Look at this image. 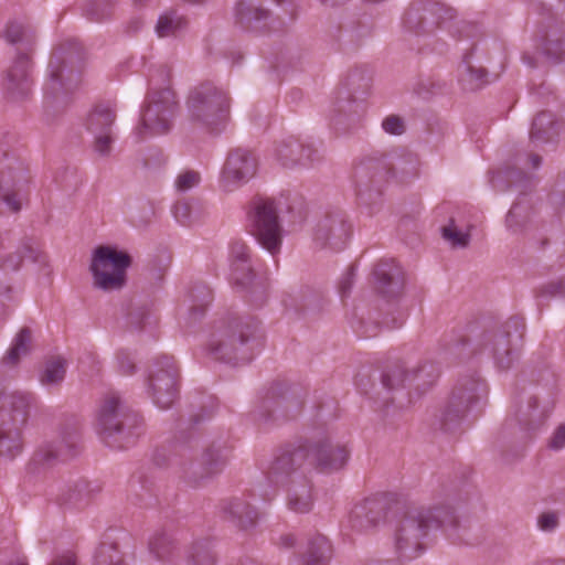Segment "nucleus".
<instances>
[{"label": "nucleus", "mask_w": 565, "mask_h": 565, "mask_svg": "<svg viewBox=\"0 0 565 565\" xmlns=\"http://www.w3.org/2000/svg\"><path fill=\"white\" fill-rule=\"evenodd\" d=\"M455 11L437 2L414 3L406 11L404 24L416 33L431 32L441 22L451 20Z\"/></svg>", "instance_id": "f3484780"}, {"label": "nucleus", "mask_w": 565, "mask_h": 565, "mask_svg": "<svg viewBox=\"0 0 565 565\" xmlns=\"http://www.w3.org/2000/svg\"><path fill=\"white\" fill-rule=\"evenodd\" d=\"M460 82L466 89L475 90L486 85L488 73L481 66L473 65L469 58H465L459 66Z\"/></svg>", "instance_id": "2f4dec72"}, {"label": "nucleus", "mask_w": 565, "mask_h": 565, "mask_svg": "<svg viewBox=\"0 0 565 565\" xmlns=\"http://www.w3.org/2000/svg\"><path fill=\"white\" fill-rule=\"evenodd\" d=\"M94 565H125L117 545L102 543L95 553Z\"/></svg>", "instance_id": "a18cd8bd"}, {"label": "nucleus", "mask_w": 565, "mask_h": 565, "mask_svg": "<svg viewBox=\"0 0 565 565\" xmlns=\"http://www.w3.org/2000/svg\"><path fill=\"white\" fill-rule=\"evenodd\" d=\"M225 510L242 529L254 525L257 520V511L242 498L231 500Z\"/></svg>", "instance_id": "7c9ffc66"}, {"label": "nucleus", "mask_w": 565, "mask_h": 565, "mask_svg": "<svg viewBox=\"0 0 565 565\" xmlns=\"http://www.w3.org/2000/svg\"><path fill=\"white\" fill-rule=\"evenodd\" d=\"M458 524L455 508L446 501L429 507L408 509L395 531V548L401 557L413 559L419 556L425 546L424 539L430 529H455Z\"/></svg>", "instance_id": "f257e3e1"}, {"label": "nucleus", "mask_w": 565, "mask_h": 565, "mask_svg": "<svg viewBox=\"0 0 565 565\" xmlns=\"http://www.w3.org/2000/svg\"><path fill=\"white\" fill-rule=\"evenodd\" d=\"M542 54L555 62L565 58V25L551 26L543 36L541 44Z\"/></svg>", "instance_id": "393cba45"}, {"label": "nucleus", "mask_w": 565, "mask_h": 565, "mask_svg": "<svg viewBox=\"0 0 565 565\" xmlns=\"http://www.w3.org/2000/svg\"><path fill=\"white\" fill-rule=\"evenodd\" d=\"M230 279L237 287H248L255 279L252 262L230 265Z\"/></svg>", "instance_id": "37998d69"}, {"label": "nucleus", "mask_w": 565, "mask_h": 565, "mask_svg": "<svg viewBox=\"0 0 565 565\" xmlns=\"http://www.w3.org/2000/svg\"><path fill=\"white\" fill-rule=\"evenodd\" d=\"M546 289H551L548 290V292L551 295H555L557 292H562L565 290V280H562L559 281L558 284H551L546 287Z\"/></svg>", "instance_id": "bf43d9fd"}, {"label": "nucleus", "mask_w": 565, "mask_h": 565, "mask_svg": "<svg viewBox=\"0 0 565 565\" xmlns=\"http://www.w3.org/2000/svg\"><path fill=\"white\" fill-rule=\"evenodd\" d=\"M382 127L390 135L399 136L405 131L404 119L397 115H390L382 121Z\"/></svg>", "instance_id": "603ef678"}, {"label": "nucleus", "mask_w": 565, "mask_h": 565, "mask_svg": "<svg viewBox=\"0 0 565 565\" xmlns=\"http://www.w3.org/2000/svg\"><path fill=\"white\" fill-rule=\"evenodd\" d=\"M521 323L510 319L500 329L484 337V349L488 350L501 370H508L518 358V344L522 339Z\"/></svg>", "instance_id": "ddd939ff"}, {"label": "nucleus", "mask_w": 565, "mask_h": 565, "mask_svg": "<svg viewBox=\"0 0 565 565\" xmlns=\"http://www.w3.org/2000/svg\"><path fill=\"white\" fill-rule=\"evenodd\" d=\"M531 205L525 200H519L507 215V225L514 233L519 232L530 217Z\"/></svg>", "instance_id": "ea45409f"}, {"label": "nucleus", "mask_w": 565, "mask_h": 565, "mask_svg": "<svg viewBox=\"0 0 565 565\" xmlns=\"http://www.w3.org/2000/svg\"><path fill=\"white\" fill-rule=\"evenodd\" d=\"M28 177L24 164L17 158L0 160V201L11 213L21 211L26 201Z\"/></svg>", "instance_id": "9b49d317"}, {"label": "nucleus", "mask_w": 565, "mask_h": 565, "mask_svg": "<svg viewBox=\"0 0 565 565\" xmlns=\"http://www.w3.org/2000/svg\"><path fill=\"white\" fill-rule=\"evenodd\" d=\"M281 542L285 546H292L295 544V537L292 535H286L281 537Z\"/></svg>", "instance_id": "e2e57ef3"}, {"label": "nucleus", "mask_w": 565, "mask_h": 565, "mask_svg": "<svg viewBox=\"0 0 565 565\" xmlns=\"http://www.w3.org/2000/svg\"><path fill=\"white\" fill-rule=\"evenodd\" d=\"M32 333L28 328H22L15 335L12 347L9 349L7 355L3 358V363L8 365H15L21 356L29 353L31 348Z\"/></svg>", "instance_id": "f704fd0d"}, {"label": "nucleus", "mask_w": 565, "mask_h": 565, "mask_svg": "<svg viewBox=\"0 0 565 565\" xmlns=\"http://www.w3.org/2000/svg\"><path fill=\"white\" fill-rule=\"evenodd\" d=\"M115 110L108 105H98L88 116L87 129L92 135L113 131Z\"/></svg>", "instance_id": "c756f323"}, {"label": "nucleus", "mask_w": 565, "mask_h": 565, "mask_svg": "<svg viewBox=\"0 0 565 565\" xmlns=\"http://www.w3.org/2000/svg\"><path fill=\"white\" fill-rule=\"evenodd\" d=\"M350 451L345 445L333 443L326 436L311 444L284 451L271 463L268 478L271 482L278 483L280 476L301 468L306 460L316 465L321 471L339 470L347 463Z\"/></svg>", "instance_id": "f03ea898"}, {"label": "nucleus", "mask_w": 565, "mask_h": 565, "mask_svg": "<svg viewBox=\"0 0 565 565\" xmlns=\"http://www.w3.org/2000/svg\"><path fill=\"white\" fill-rule=\"evenodd\" d=\"M481 392L482 384L472 379L465 380L454 388L440 419L445 431H454L457 428L470 407L479 401Z\"/></svg>", "instance_id": "2eb2a0df"}, {"label": "nucleus", "mask_w": 565, "mask_h": 565, "mask_svg": "<svg viewBox=\"0 0 565 565\" xmlns=\"http://www.w3.org/2000/svg\"><path fill=\"white\" fill-rule=\"evenodd\" d=\"M186 565H216V556L210 541H199L190 547Z\"/></svg>", "instance_id": "58836bf2"}, {"label": "nucleus", "mask_w": 565, "mask_h": 565, "mask_svg": "<svg viewBox=\"0 0 565 565\" xmlns=\"http://www.w3.org/2000/svg\"><path fill=\"white\" fill-rule=\"evenodd\" d=\"M351 234V225L341 217H328L320 222L315 232V242L320 247L341 250Z\"/></svg>", "instance_id": "6ab92c4d"}, {"label": "nucleus", "mask_w": 565, "mask_h": 565, "mask_svg": "<svg viewBox=\"0 0 565 565\" xmlns=\"http://www.w3.org/2000/svg\"><path fill=\"white\" fill-rule=\"evenodd\" d=\"M94 136V150L103 157H107L111 152L115 136L113 131L96 134Z\"/></svg>", "instance_id": "8fccbe9b"}, {"label": "nucleus", "mask_w": 565, "mask_h": 565, "mask_svg": "<svg viewBox=\"0 0 565 565\" xmlns=\"http://www.w3.org/2000/svg\"><path fill=\"white\" fill-rule=\"evenodd\" d=\"M312 488L308 481L292 483L287 495V507L295 513H308L313 508Z\"/></svg>", "instance_id": "a878e982"}, {"label": "nucleus", "mask_w": 565, "mask_h": 565, "mask_svg": "<svg viewBox=\"0 0 565 565\" xmlns=\"http://www.w3.org/2000/svg\"><path fill=\"white\" fill-rule=\"evenodd\" d=\"M201 182V174L194 170H184L178 174L174 186L179 192H188L198 186Z\"/></svg>", "instance_id": "09e8293b"}, {"label": "nucleus", "mask_w": 565, "mask_h": 565, "mask_svg": "<svg viewBox=\"0 0 565 565\" xmlns=\"http://www.w3.org/2000/svg\"><path fill=\"white\" fill-rule=\"evenodd\" d=\"M50 68H51L50 77H51L53 85L54 86L55 85L63 86L62 71L58 67L55 68L53 65V62L50 63Z\"/></svg>", "instance_id": "13d9d810"}, {"label": "nucleus", "mask_w": 565, "mask_h": 565, "mask_svg": "<svg viewBox=\"0 0 565 565\" xmlns=\"http://www.w3.org/2000/svg\"><path fill=\"white\" fill-rule=\"evenodd\" d=\"M555 122L550 113H540L532 122L530 137L532 142H546L554 135Z\"/></svg>", "instance_id": "c9c22d12"}, {"label": "nucleus", "mask_w": 565, "mask_h": 565, "mask_svg": "<svg viewBox=\"0 0 565 565\" xmlns=\"http://www.w3.org/2000/svg\"><path fill=\"white\" fill-rule=\"evenodd\" d=\"M172 212L175 220L185 226H190L199 222L204 214L201 204L196 201L177 202Z\"/></svg>", "instance_id": "72a5a7b5"}, {"label": "nucleus", "mask_w": 565, "mask_h": 565, "mask_svg": "<svg viewBox=\"0 0 565 565\" xmlns=\"http://www.w3.org/2000/svg\"><path fill=\"white\" fill-rule=\"evenodd\" d=\"M6 40L11 44H20L25 51L19 54L7 74L4 90L11 100H21L31 92V60L29 53L35 42V36L31 28L24 25L21 21H10L4 31Z\"/></svg>", "instance_id": "0eeeda50"}, {"label": "nucleus", "mask_w": 565, "mask_h": 565, "mask_svg": "<svg viewBox=\"0 0 565 565\" xmlns=\"http://www.w3.org/2000/svg\"><path fill=\"white\" fill-rule=\"evenodd\" d=\"M530 160L532 162V168H534V169L539 168L541 164V161H542V159L539 154H531Z\"/></svg>", "instance_id": "680f3d73"}, {"label": "nucleus", "mask_w": 565, "mask_h": 565, "mask_svg": "<svg viewBox=\"0 0 565 565\" xmlns=\"http://www.w3.org/2000/svg\"><path fill=\"white\" fill-rule=\"evenodd\" d=\"M130 256L109 245L96 247L92 255L89 270L95 288L106 292L120 290L127 281Z\"/></svg>", "instance_id": "1a4fd4ad"}, {"label": "nucleus", "mask_w": 565, "mask_h": 565, "mask_svg": "<svg viewBox=\"0 0 565 565\" xmlns=\"http://www.w3.org/2000/svg\"><path fill=\"white\" fill-rule=\"evenodd\" d=\"M178 370L171 358L160 359L149 375L148 391L153 403L162 408H169L178 396Z\"/></svg>", "instance_id": "dca6fc26"}, {"label": "nucleus", "mask_w": 565, "mask_h": 565, "mask_svg": "<svg viewBox=\"0 0 565 565\" xmlns=\"http://www.w3.org/2000/svg\"><path fill=\"white\" fill-rule=\"evenodd\" d=\"M275 395H276V390L271 388L270 392L268 393V395L266 396V398L263 402V407L264 408H267L269 406L271 401L275 398Z\"/></svg>", "instance_id": "052dcab7"}, {"label": "nucleus", "mask_w": 565, "mask_h": 565, "mask_svg": "<svg viewBox=\"0 0 565 565\" xmlns=\"http://www.w3.org/2000/svg\"><path fill=\"white\" fill-rule=\"evenodd\" d=\"M150 551L158 558H166L174 548V540L172 535L166 531L157 532L149 541Z\"/></svg>", "instance_id": "79ce46f5"}, {"label": "nucleus", "mask_w": 565, "mask_h": 565, "mask_svg": "<svg viewBox=\"0 0 565 565\" xmlns=\"http://www.w3.org/2000/svg\"><path fill=\"white\" fill-rule=\"evenodd\" d=\"M385 503L379 499H366L356 503L349 515L353 530L366 532L377 526L385 518Z\"/></svg>", "instance_id": "aec40b11"}, {"label": "nucleus", "mask_w": 565, "mask_h": 565, "mask_svg": "<svg viewBox=\"0 0 565 565\" xmlns=\"http://www.w3.org/2000/svg\"><path fill=\"white\" fill-rule=\"evenodd\" d=\"M390 169L384 159L366 158L354 170L359 200L364 205H372L382 195Z\"/></svg>", "instance_id": "4468645a"}, {"label": "nucleus", "mask_w": 565, "mask_h": 565, "mask_svg": "<svg viewBox=\"0 0 565 565\" xmlns=\"http://www.w3.org/2000/svg\"><path fill=\"white\" fill-rule=\"evenodd\" d=\"M186 109L193 124L214 128L226 119L230 99L224 90L212 83H203L190 92Z\"/></svg>", "instance_id": "6e6552de"}, {"label": "nucleus", "mask_w": 565, "mask_h": 565, "mask_svg": "<svg viewBox=\"0 0 565 565\" xmlns=\"http://www.w3.org/2000/svg\"><path fill=\"white\" fill-rule=\"evenodd\" d=\"M171 70L161 67L150 77V90L141 114V124L136 128L139 139L168 134L178 111L175 94L170 87Z\"/></svg>", "instance_id": "7ed1b4c3"}, {"label": "nucleus", "mask_w": 565, "mask_h": 565, "mask_svg": "<svg viewBox=\"0 0 565 565\" xmlns=\"http://www.w3.org/2000/svg\"><path fill=\"white\" fill-rule=\"evenodd\" d=\"M353 284H354V268L351 267L342 276V278L339 281L338 289H339V292H340L342 298H344V297L350 295V292L352 290V287H353Z\"/></svg>", "instance_id": "864d4df0"}, {"label": "nucleus", "mask_w": 565, "mask_h": 565, "mask_svg": "<svg viewBox=\"0 0 565 565\" xmlns=\"http://www.w3.org/2000/svg\"><path fill=\"white\" fill-rule=\"evenodd\" d=\"M115 4L116 0H92L86 11L93 19L102 21L111 15Z\"/></svg>", "instance_id": "49530a36"}, {"label": "nucleus", "mask_w": 565, "mask_h": 565, "mask_svg": "<svg viewBox=\"0 0 565 565\" xmlns=\"http://www.w3.org/2000/svg\"><path fill=\"white\" fill-rule=\"evenodd\" d=\"M331 558V544L321 534L308 540L307 550L302 557L303 565H328Z\"/></svg>", "instance_id": "bb28decb"}, {"label": "nucleus", "mask_w": 565, "mask_h": 565, "mask_svg": "<svg viewBox=\"0 0 565 565\" xmlns=\"http://www.w3.org/2000/svg\"><path fill=\"white\" fill-rule=\"evenodd\" d=\"M377 289L387 297L397 295L404 285V274L395 260H382L374 269Z\"/></svg>", "instance_id": "4be33fe9"}, {"label": "nucleus", "mask_w": 565, "mask_h": 565, "mask_svg": "<svg viewBox=\"0 0 565 565\" xmlns=\"http://www.w3.org/2000/svg\"><path fill=\"white\" fill-rule=\"evenodd\" d=\"M186 28V18L175 10H170L159 17L156 32L160 38L177 36Z\"/></svg>", "instance_id": "c85d7f7f"}, {"label": "nucleus", "mask_w": 565, "mask_h": 565, "mask_svg": "<svg viewBox=\"0 0 565 565\" xmlns=\"http://www.w3.org/2000/svg\"><path fill=\"white\" fill-rule=\"evenodd\" d=\"M441 235L452 247H467L470 242V233L459 228L454 218L443 226Z\"/></svg>", "instance_id": "c03bdc74"}, {"label": "nucleus", "mask_w": 565, "mask_h": 565, "mask_svg": "<svg viewBox=\"0 0 565 565\" xmlns=\"http://www.w3.org/2000/svg\"><path fill=\"white\" fill-rule=\"evenodd\" d=\"M192 305L189 310V316L192 321L204 316L207 306L213 299L212 290L206 286H196L190 292Z\"/></svg>", "instance_id": "e433bc0d"}, {"label": "nucleus", "mask_w": 565, "mask_h": 565, "mask_svg": "<svg viewBox=\"0 0 565 565\" xmlns=\"http://www.w3.org/2000/svg\"><path fill=\"white\" fill-rule=\"evenodd\" d=\"M66 360L56 356L49 360L40 375V382L46 387L60 385L65 377Z\"/></svg>", "instance_id": "473e14b6"}, {"label": "nucleus", "mask_w": 565, "mask_h": 565, "mask_svg": "<svg viewBox=\"0 0 565 565\" xmlns=\"http://www.w3.org/2000/svg\"><path fill=\"white\" fill-rule=\"evenodd\" d=\"M559 516L557 512L545 511L537 516V526L541 531L551 533L557 529Z\"/></svg>", "instance_id": "3c124183"}, {"label": "nucleus", "mask_w": 565, "mask_h": 565, "mask_svg": "<svg viewBox=\"0 0 565 565\" xmlns=\"http://www.w3.org/2000/svg\"><path fill=\"white\" fill-rule=\"evenodd\" d=\"M118 365L124 374H131L135 371V364L127 353H118L117 355Z\"/></svg>", "instance_id": "6e6d98bb"}, {"label": "nucleus", "mask_w": 565, "mask_h": 565, "mask_svg": "<svg viewBox=\"0 0 565 565\" xmlns=\"http://www.w3.org/2000/svg\"><path fill=\"white\" fill-rule=\"evenodd\" d=\"M98 431L109 446L125 448L140 435V417L125 407L120 398L110 394L105 397L97 418Z\"/></svg>", "instance_id": "423d86ee"}, {"label": "nucleus", "mask_w": 565, "mask_h": 565, "mask_svg": "<svg viewBox=\"0 0 565 565\" xmlns=\"http://www.w3.org/2000/svg\"><path fill=\"white\" fill-rule=\"evenodd\" d=\"M313 149L295 137L280 141L275 149L277 160L287 168L306 164L312 160Z\"/></svg>", "instance_id": "5701e85b"}, {"label": "nucleus", "mask_w": 565, "mask_h": 565, "mask_svg": "<svg viewBox=\"0 0 565 565\" xmlns=\"http://www.w3.org/2000/svg\"><path fill=\"white\" fill-rule=\"evenodd\" d=\"M49 565H76V559L72 553H65L54 557Z\"/></svg>", "instance_id": "4d7b16f0"}, {"label": "nucleus", "mask_w": 565, "mask_h": 565, "mask_svg": "<svg viewBox=\"0 0 565 565\" xmlns=\"http://www.w3.org/2000/svg\"><path fill=\"white\" fill-rule=\"evenodd\" d=\"M33 404L34 396L28 392L0 396V456L14 458L22 451V427Z\"/></svg>", "instance_id": "39448f33"}, {"label": "nucleus", "mask_w": 565, "mask_h": 565, "mask_svg": "<svg viewBox=\"0 0 565 565\" xmlns=\"http://www.w3.org/2000/svg\"><path fill=\"white\" fill-rule=\"evenodd\" d=\"M439 367L433 362H424L412 369V383L416 390H426L439 376Z\"/></svg>", "instance_id": "4c0bfd02"}, {"label": "nucleus", "mask_w": 565, "mask_h": 565, "mask_svg": "<svg viewBox=\"0 0 565 565\" xmlns=\"http://www.w3.org/2000/svg\"><path fill=\"white\" fill-rule=\"evenodd\" d=\"M523 60L526 61V63H529L530 65L535 66V64L532 63V61L530 60V57L527 55H524Z\"/></svg>", "instance_id": "0e129e2a"}, {"label": "nucleus", "mask_w": 565, "mask_h": 565, "mask_svg": "<svg viewBox=\"0 0 565 565\" xmlns=\"http://www.w3.org/2000/svg\"><path fill=\"white\" fill-rule=\"evenodd\" d=\"M224 465V461L218 455L206 452L199 463H192L186 471V480L193 486H199L205 479L218 473Z\"/></svg>", "instance_id": "b1692460"}, {"label": "nucleus", "mask_w": 565, "mask_h": 565, "mask_svg": "<svg viewBox=\"0 0 565 565\" xmlns=\"http://www.w3.org/2000/svg\"><path fill=\"white\" fill-rule=\"evenodd\" d=\"M92 498L89 484L86 481H78L66 486L57 497L60 505L70 509H81L85 507Z\"/></svg>", "instance_id": "cd10ccee"}, {"label": "nucleus", "mask_w": 565, "mask_h": 565, "mask_svg": "<svg viewBox=\"0 0 565 565\" xmlns=\"http://www.w3.org/2000/svg\"><path fill=\"white\" fill-rule=\"evenodd\" d=\"M250 217V233L271 255L279 253L282 242V227L278 220L277 207L271 200H258L254 203Z\"/></svg>", "instance_id": "9d476101"}, {"label": "nucleus", "mask_w": 565, "mask_h": 565, "mask_svg": "<svg viewBox=\"0 0 565 565\" xmlns=\"http://www.w3.org/2000/svg\"><path fill=\"white\" fill-rule=\"evenodd\" d=\"M548 447L552 450L558 451L565 448V423L559 425L553 433Z\"/></svg>", "instance_id": "5fc2aeb1"}, {"label": "nucleus", "mask_w": 565, "mask_h": 565, "mask_svg": "<svg viewBox=\"0 0 565 565\" xmlns=\"http://www.w3.org/2000/svg\"><path fill=\"white\" fill-rule=\"evenodd\" d=\"M81 434L77 427H65L60 433L58 445L47 444L34 455V460L42 465H50L57 458L66 459L75 456L79 450Z\"/></svg>", "instance_id": "a211bd4d"}, {"label": "nucleus", "mask_w": 565, "mask_h": 565, "mask_svg": "<svg viewBox=\"0 0 565 565\" xmlns=\"http://www.w3.org/2000/svg\"><path fill=\"white\" fill-rule=\"evenodd\" d=\"M258 322L254 319L230 318L220 321L210 334L206 350L214 359L227 363L247 362L253 358Z\"/></svg>", "instance_id": "20e7f679"}, {"label": "nucleus", "mask_w": 565, "mask_h": 565, "mask_svg": "<svg viewBox=\"0 0 565 565\" xmlns=\"http://www.w3.org/2000/svg\"><path fill=\"white\" fill-rule=\"evenodd\" d=\"M542 565H551V564H550V562H545V563H543Z\"/></svg>", "instance_id": "338daca9"}, {"label": "nucleus", "mask_w": 565, "mask_h": 565, "mask_svg": "<svg viewBox=\"0 0 565 565\" xmlns=\"http://www.w3.org/2000/svg\"><path fill=\"white\" fill-rule=\"evenodd\" d=\"M228 262L230 265L252 262L250 249L245 242L236 239L230 244Z\"/></svg>", "instance_id": "de8ad7c7"}, {"label": "nucleus", "mask_w": 565, "mask_h": 565, "mask_svg": "<svg viewBox=\"0 0 565 565\" xmlns=\"http://www.w3.org/2000/svg\"><path fill=\"white\" fill-rule=\"evenodd\" d=\"M257 170L258 160L250 150L233 149L223 163L218 186L225 193L235 192L254 179Z\"/></svg>", "instance_id": "f8f14e48"}, {"label": "nucleus", "mask_w": 565, "mask_h": 565, "mask_svg": "<svg viewBox=\"0 0 565 565\" xmlns=\"http://www.w3.org/2000/svg\"><path fill=\"white\" fill-rule=\"evenodd\" d=\"M268 0H241L235 9L236 22L243 28L260 30L266 25L270 12L265 8ZM280 2V0H277Z\"/></svg>", "instance_id": "412c9836"}, {"label": "nucleus", "mask_w": 565, "mask_h": 565, "mask_svg": "<svg viewBox=\"0 0 565 565\" xmlns=\"http://www.w3.org/2000/svg\"><path fill=\"white\" fill-rule=\"evenodd\" d=\"M382 383L387 390H394L399 386H405L406 384L413 385L412 370H406L403 366L396 365L383 374Z\"/></svg>", "instance_id": "a19ab883"}, {"label": "nucleus", "mask_w": 565, "mask_h": 565, "mask_svg": "<svg viewBox=\"0 0 565 565\" xmlns=\"http://www.w3.org/2000/svg\"><path fill=\"white\" fill-rule=\"evenodd\" d=\"M138 327L143 328V324H141V322H138Z\"/></svg>", "instance_id": "69168bd1"}]
</instances>
